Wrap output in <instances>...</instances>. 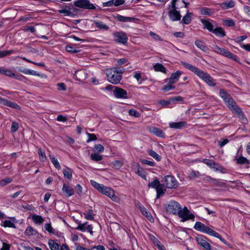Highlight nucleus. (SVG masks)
Masks as SVG:
<instances>
[{
    "mask_svg": "<svg viewBox=\"0 0 250 250\" xmlns=\"http://www.w3.org/2000/svg\"><path fill=\"white\" fill-rule=\"evenodd\" d=\"M167 211L173 214L178 215L182 218V221H186L189 219L193 220L194 215L190 213L187 207L183 208L179 203L174 201L169 202L166 207Z\"/></svg>",
    "mask_w": 250,
    "mask_h": 250,
    "instance_id": "obj_1",
    "label": "nucleus"
},
{
    "mask_svg": "<svg viewBox=\"0 0 250 250\" xmlns=\"http://www.w3.org/2000/svg\"><path fill=\"white\" fill-rule=\"evenodd\" d=\"M181 64L187 69L190 70L196 75H197L200 78L206 83L208 85L214 86L216 83L214 82L213 78L208 74L204 72L201 69L198 68L196 66L193 65L190 63L182 62Z\"/></svg>",
    "mask_w": 250,
    "mask_h": 250,
    "instance_id": "obj_2",
    "label": "nucleus"
},
{
    "mask_svg": "<svg viewBox=\"0 0 250 250\" xmlns=\"http://www.w3.org/2000/svg\"><path fill=\"white\" fill-rule=\"evenodd\" d=\"M105 71L108 81L113 84H117L121 81L125 69L123 68L115 67L106 69Z\"/></svg>",
    "mask_w": 250,
    "mask_h": 250,
    "instance_id": "obj_3",
    "label": "nucleus"
},
{
    "mask_svg": "<svg viewBox=\"0 0 250 250\" xmlns=\"http://www.w3.org/2000/svg\"><path fill=\"white\" fill-rule=\"evenodd\" d=\"M194 229L200 232L207 233L214 237L220 236V234L200 222H196L194 226Z\"/></svg>",
    "mask_w": 250,
    "mask_h": 250,
    "instance_id": "obj_4",
    "label": "nucleus"
},
{
    "mask_svg": "<svg viewBox=\"0 0 250 250\" xmlns=\"http://www.w3.org/2000/svg\"><path fill=\"white\" fill-rule=\"evenodd\" d=\"M212 49L214 52L218 54L222 55L235 61H237V56L232 54L231 52L223 48L220 47L217 45H214L212 47Z\"/></svg>",
    "mask_w": 250,
    "mask_h": 250,
    "instance_id": "obj_5",
    "label": "nucleus"
},
{
    "mask_svg": "<svg viewBox=\"0 0 250 250\" xmlns=\"http://www.w3.org/2000/svg\"><path fill=\"white\" fill-rule=\"evenodd\" d=\"M219 93L220 96L224 100L225 103L228 104L230 110L237 105L230 95L225 90L220 89Z\"/></svg>",
    "mask_w": 250,
    "mask_h": 250,
    "instance_id": "obj_6",
    "label": "nucleus"
},
{
    "mask_svg": "<svg viewBox=\"0 0 250 250\" xmlns=\"http://www.w3.org/2000/svg\"><path fill=\"white\" fill-rule=\"evenodd\" d=\"M113 37L116 42L123 44H125L128 40L126 34L122 31L113 33Z\"/></svg>",
    "mask_w": 250,
    "mask_h": 250,
    "instance_id": "obj_7",
    "label": "nucleus"
},
{
    "mask_svg": "<svg viewBox=\"0 0 250 250\" xmlns=\"http://www.w3.org/2000/svg\"><path fill=\"white\" fill-rule=\"evenodd\" d=\"M100 192L111 198L113 201L118 202L119 197L116 196L112 189L110 188L104 186Z\"/></svg>",
    "mask_w": 250,
    "mask_h": 250,
    "instance_id": "obj_8",
    "label": "nucleus"
},
{
    "mask_svg": "<svg viewBox=\"0 0 250 250\" xmlns=\"http://www.w3.org/2000/svg\"><path fill=\"white\" fill-rule=\"evenodd\" d=\"M164 182L168 188H175L177 186L176 180L173 176L171 175L165 176Z\"/></svg>",
    "mask_w": 250,
    "mask_h": 250,
    "instance_id": "obj_9",
    "label": "nucleus"
},
{
    "mask_svg": "<svg viewBox=\"0 0 250 250\" xmlns=\"http://www.w3.org/2000/svg\"><path fill=\"white\" fill-rule=\"evenodd\" d=\"M75 5L77 7L87 9H94L95 6L90 3L88 0H79L75 2Z\"/></svg>",
    "mask_w": 250,
    "mask_h": 250,
    "instance_id": "obj_10",
    "label": "nucleus"
},
{
    "mask_svg": "<svg viewBox=\"0 0 250 250\" xmlns=\"http://www.w3.org/2000/svg\"><path fill=\"white\" fill-rule=\"evenodd\" d=\"M77 230H80L83 232L87 231L89 232L91 235H93V226L91 225H87V222H86L84 223H79L78 226L76 228Z\"/></svg>",
    "mask_w": 250,
    "mask_h": 250,
    "instance_id": "obj_11",
    "label": "nucleus"
},
{
    "mask_svg": "<svg viewBox=\"0 0 250 250\" xmlns=\"http://www.w3.org/2000/svg\"><path fill=\"white\" fill-rule=\"evenodd\" d=\"M132 169L134 172L145 180L146 179V176L143 168L141 167L139 164L135 163L132 166Z\"/></svg>",
    "mask_w": 250,
    "mask_h": 250,
    "instance_id": "obj_12",
    "label": "nucleus"
},
{
    "mask_svg": "<svg viewBox=\"0 0 250 250\" xmlns=\"http://www.w3.org/2000/svg\"><path fill=\"white\" fill-rule=\"evenodd\" d=\"M196 241L198 245L202 247L206 250H210L211 247L209 244L207 242L202 236H198L196 238Z\"/></svg>",
    "mask_w": 250,
    "mask_h": 250,
    "instance_id": "obj_13",
    "label": "nucleus"
},
{
    "mask_svg": "<svg viewBox=\"0 0 250 250\" xmlns=\"http://www.w3.org/2000/svg\"><path fill=\"white\" fill-rule=\"evenodd\" d=\"M113 93L115 96L117 98H126L127 97L126 91L119 87H116Z\"/></svg>",
    "mask_w": 250,
    "mask_h": 250,
    "instance_id": "obj_14",
    "label": "nucleus"
},
{
    "mask_svg": "<svg viewBox=\"0 0 250 250\" xmlns=\"http://www.w3.org/2000/svg\"><path fill=\"white\" fill-rule=\"evenodd\" d=\"M231 110L233 113L239 116L243 123L245 124L247 122V120L245 117L244 113L242 112L240 108L237 105L233 107Z\"/></svg>",
    "mask_w": 250,
    "mask_h": 250,
    "instance_id": "obj_15",
    "label": "nucleus"
},
{
    "mask_svg": "<svg viewBox=\"0 0 250 250\" xmlns=\"http://www.w3.org/2000/svg\"><path fill=\"white\" fill-rule=\"evenodd\" d=\"M0 104L4 105L16 109H21L20 106L15 103L0 97Z\"/></svg>",
    "mask_w": 250,
    "mask_h": 250,
    "instance_id": "obj_16",
    "label": "nucleus"
},
{
    "mask_svg": "<svg viewBox=\"0 0 250 250\" xmlns=\"http://www.w3.org/2000/svg\"><path fill=\"white\" fill-rule=\"evenodd\" d=\"M148 130L150 133L161 138H164L165 134L163 131L160 128H158L155 126L148 127Z\"/></svg>",
    "mask_w": 250,
    "mask_h": 250,
    "instance_id": "obj_17",
    "label": "nucleus"
},
{
    "mask_svg": "<svg viewBox=\"0 0 250 250\" xmlns=\"http://www.w3.org/2000/svg\"><path fill=\"white\" fill-rule=\"evenodd\" d=\"M182 73V72L181 71H177L175 73H172L169 79H166L165 82H169L171 83L174 84L178 81Z\"/></svg>",
    "mask_w": 250,
    "mask_h": 250,
    "instance_id": "obj_18",
    "label": "nucleus"
},
{
    "mask_svg": "<svg viewBox=\"0 0 250 250\" xmlns=\"http://www.w3.org/2000/svg\"><path fill=\"white\" fill-rule=\"evenodd\" d=\"M87 74L85 70H77L75 73V77L77 80L82 82L87 78Z\"/></svg>",
    "mask_w": 250,
    "mask_h": 250,
    "instance_id": "obj_19",
    "label": "nucleus"
},
{
    "mask_svg": "<svg viewBox=\"0 0 250 250\" xmlns=\"http://www.w3.org/2000/svg\"><path fill=\"white\" fill-rule=\"evenodd\" d=\"M168 15L170 19L172 21H179L181 18V16L179 12L176 10L175 9H173L170 10L168 12Z\"/></svg>",
    "mask_w": 250,
    "mask_h": 250,
    "instance_id": "obj_20",
    "label": "nucleus"
},
{
    "mask_svg": "<svg viewBox=\"0 0 250 250\" xmlns=\"http://www.w3.org/2000/svg\"><path fill=\"white\" fill-rule=\"evenodd\" d=\"M75 10H77L76 9L71 8L69 6H65L62 8L61 10L59 11V13L60 14H62L64 16H70L73 15V12Z\"/></svg>",
    "mask_w": 250,
    "mask_h": 250,
    "instance_id": "obj_21",
    "label": "nucleus"
},
{
    "mask_svg": "<svg viewBox=\"0 0 250 250\" xmlns=\"http://www.w3.org/2000/svg\"><path fill=\"white\" fill-rule=\"evenodd\" d=\"M133 77L136 79L139 84H141L147 79L146 77L143 75L139 71L134 72Z\"/></svg>",
    "mask_w": 250,
    "mask_h": 250,
    "instance_id": "obj_22",
    "label": "nucleus"
},
{
    "mask_svg": "<svg viewBox=\"0 0 250 250\" xmlns=\"http://www.w3.org/2000/svg\"><path fill=\"white\" fill-rule=\"evenodd\" d=\"M62 191L64 193L67 197H70L74 194V191L73 189L67 185L66 184H64L62 186Z\"/></svg>",
    "mask_w": 250,
    "mask_h": 250,
    "instance_id": "obj_23",
    "label": "nucleus"
},
{
    "mask_svg": "<svg viewBox=\"0 0 250 250\" xmlns=\"http://www.w3.org/2000/svg\"><path fill=\"white\" fill-rule=\"evenodd\" d=\"M116 19L119 21L124 22H133L137 20L136 18L134 17H124L120 15H117L116 17Z\"/></svg>",
    "mask_w": 250,
    "mask_h": 250,
    "instance_id": "obj_24",
    "label": "nucleus"
},
{
    "mask_svg": "<svg viewBox=\"0 0 250 250\" xmlns=\"http://www.w3.org/2000/svg\"><path fill=\"white\" fill-rule=\"evenodd\" d=\"M169 127L174 129H181L186 126V122L181 121L179 122H171L169 124Z\"/></svg>",
    "mask_w": 250,
    "mask_h": 250,
    "instance_id": "obj_25",
    "label": "nucleus"
},
{
    "mask_svg": "<svg viewBox=\"0 0 250 250\" xmlns=\"http://www.w3.org/2000/svg\"><path fill=\"white\" fill-rule=\"evenodd\" d=\"M235 5L234 1L231 0L229 1L224 2L220 4V6L223 10H226L229 8H233Z\"/></svg>",
    "mask_w": 250,
    "mask_h": 250,
    "instance_id": "obj_26",
    "label": "nucleus"
},
{
    "mask_svg": "<svg viewBox=\"0 0 250 250\" xmlns=\"http://www.w3.org/2000/svg\"><path fill=\"white\" fill-rule=\"evenodd\" d=\"M201 22L203 24L204 29H207L208 30L211 32L213 31L214 29V26L208 20L201 19Z\"/></svg>",
    "mask_w": 250,
    "mask_h": 250,
    "instance_id": "obj_27",
    "label": "nucleus"
},
{
    "mask_svg": "<svg viewBox=\"0 0 250 250\" xmlns=\"http://www.w3.org/2000/svg\"><path fill=\"white\" fill-rule=\"evenodd\" d=\"M217 37L222 38L226 36V32L221 27L215 28L212 32Z\"/></svg>",
    "mask_w": 250,
    "mask_h": 250,
    "instance_id": "obj_28",
    "label": "nucleus"
},
{
    "mask_svg": "<svg viewBox=\"0 0 250 250\" xmlns=\"http://www.w3.org/2000/svg\"><path fill=\"white\" fill-rule=\"evenodd\" d=\"M19 71L26 75H31L33 76H40V74L37 71L27 68H20Z\"/></svg>",
    "mask_w": 250,
    "mask_h": 250,
    "instance_id": "obj_29",
    "label": "nucleus"
},
{
    "mask_svg": "<svg viewBox=\"0 0 250 250\" xmlns=\"http://www.w3.org/2000/svg\"><path fill=\"white\" fill-rule=\"evenodd\" d=\"M62 173L64 177L70 180L72 178L73 170L69 167H66L63 169Z\"/></svg>",
    "mask_w": 250,
    "mask_h": 250,
    "instance_id": "obj_30",
    "label": "nucleus"
},
{
    "mask_svg": "<svg viewBox=\"0 0 250 250\" xmlns=\"http://www.w3.org/2000/svg\"><path fill=\"white\" fill-rule=\"evenodd\" d=\"M156 190L157 191V198H159L161 195H163L166 191V189L164 185L161 184L160 183L159 185H158V187L156 188Z\"/></svg>",
    "mask_w": 250,
    "mask_h": 250,
    "instance_id": "obj_31",
    "label": "nucleus"
},
{
    "mask_svg": "<svg viewBox=\"0 0 250 250\" xmlns=\"http://www.w3.org/2000/svg\"><path fill=\"white\" fill-rule=\"evenodd\" d=\"M200 14L205 16H211L213 14V10L208 7H202L200 9Z\"/></svg>",
    "mask_w": 250,
    "mask_h": 250,
    "instance_id": "obj_32",
    "label": "nucleus"
},
{
    "mask_svg": "<svg viewBox=\"0 0 250 250\" xmlns=\"http://www.w3.org/2000/svg\"><path fill=\"white\" fill-rule=\"evenodd\" d=\"M195 45L204 52H207L208 50V48L205 45L204 42L200 40H197L195 42Z\"/></svg>",
    "mask_w": 250,
    "mask_h": 250,
    "instance_id": "obj_33",
    "label": "nucleus"
},
{
    "mask_svg": "<svg viewBox=\"0 0 250 250\" xmlns=\"http://www.w3.org/2000/svg\"><path fill=\"white\" fill-rule=\"evenodd\" d=\"M153 68L155 71L161 72L164 74L167 73V69L166 67L161 63H157L153 66Z\"/></svg>",
    "mask_w": 250,
    "mask_h": 250,
    "instance_id": "obj_34",
    "label": "nucleus"
},
{
    "mask_svg": "<svg viewBox=\"0 0 250 250\" xmlns=\"http://www.w3.org/2000/svg\"><path fill=\"white\" fill-rule=\"evenodd\" d=\"M94 23L95 25V26L97 28H98L100 29H103L104 30H107L109 29L108 26L104 24L101 21H95Z\"/></svg>",
    "mask_w": 250,
    "mask_h": 250,
    "instance_id": "obj_35",
    "label": "nucleus"
},
{
    "mask_svg": "<svg viewBox=\"0 0 250 250\" xmlns=\"http://www.w3.org/2000/svg\"><path fill=\"white\" fill-rule=\"evenodd\" d=\"M139 208L142 214L146 216L148 220L150 221L151 219L153 220L150 213L147 211V209L145 207L140 206Z\"/></svg>",
    "mask_w": 250,
    "mask_h": 250,
    "instance_id": "obj_36",
    "label": "nucleus"
},
{
    "mask_svg": "<svg viewBox=\"0 0 250 250\" xmlns=\"http://www.w3.org/2000/svg\"><path fill=\"white\" fill-rule=\"evenodd\" d=\"M192 15V13H190L188 11L187 14L185 16H184L182 19V22L185 24H189L191 21Z\"/></svg>",
    "mask_w": 250,
    "mask_h": 250,
    "instance_id": "obj_37",
    "label": "nucleus"
},
{
    "mask_svg": "<svg viewBox=\"0 0 250 250\" xmlns=\"http://www.w3.org/2000/svg\"><path fill=\"white\" fill-rule=\"evenodd\" d=\"M203 162L211 168L216 169V170L218 169V168L215 167L216 166H217V164L214 161H213L212 160H209V159H204L203 160Z\"/></svg>",
    "mask_w": 250,
    "mask_h": 250,
    "instance_id": "obj_38",
    "label": "nucleus"
},
{
    "mask_svg": "<svg viewBox=\"0 0 250 250\" xmlns=\"http://www.w3.org/2000/svg\"><path fill=\"white\" fill-rule=\"evenodd\" d=\"M83 214L85 218L87 220H92L94 219V214H93V210L91 209L87 210Z\"/></svg>",
    "mask_w": 250,
    "mask_h": 250,
    "instance_id": "obj_39",
    "label": "nucleus"
},
{
    "mask_svg": "<svg viewBox=\"0 0 250 250\" xmlns=\"http://www.w3.org/2000/svg\"><path fill=\"white\" fill-rule=\"evenodd\" d=\"M48 245L51 250H59V245L53 240L48 241Z\"/></svg>",
    "mask_w": 250,
    "mask_h": 250,
    "instance_id": "obj_40",
    "label": "nucleus"
},
{
    "mask_svg": "<svg viewBox=\"0 0 250 250\" xmlns=\"http://www.w3.org/2000/svg\"><path fill=\"white\" fill-rule=\"evenodd\" d=\"M49 157L50 158V159L51 162L54 166V167L58 169H60V168H61L60 165L58 160L55 157V156L53 155H52L51 154H49Z\"/></svg>",
    "mask_w": 250,
    "mask_h": 250,
    "instance_id": "obj_41",
    "label": "nucleus"
},
{
    "mask_svg": "<svg viewBox=\"0 0 250 250\" xmlns=\"http://www.w3.org/2000/svg\"><path fill=\"white\" fill-rule=\"evenodd\" d=\"M39 155L40 160L42 162L45 161L47 159L44 151L41 148H40L38 151Z\"/></svg>",
    "mask_w": 250,
    "mask_h": 250,
    "instance_id": "obj_42",
    "label": "nucleus"
},
{
    "mask_svg": "<svg viewBox=\"0 0 250 250\" xmlns=\"http://www.w3.org/2000/svg\"><path fill=\"white\" fill-rule=\"evenodd\" d=\"M32 219L35 223L38 224H42L44 220L41 216L37 215H33Z\"/></svg>",
    "mask_w": 250,
    "mask_h": 250,
    "instance_id": "obj_43",
    "label": "nucleus"
},
{
    "mask_svg": "<svg viewBox=\"0 0 250 250\" xmlns=\"http://www.w3.org/2000/svg\"><path fill=\"white\" fill-rule=\"evenodd\" d=\"M123 164L124 163L122 161L116 160L112 163L111 166L113 168L119 169L122 167Z\"/></svg>",
    "mask_w": 250,
    "mask_h": 250,
    "instance_id": "obj_44",
    "label": "nucleus"
},
{
    "mask_svg": "<svg viewBox=\"0 0 250 250\" xmlns=\"http://www.w3.org/2000/svg\"><path fill=\"white\" fill-rule=\"evenodd\" d=\"M147 152L150 156L154 158L157 161H160L161 160V157L154 151L152 150H148Z\"/></svg>",
    "mask_w": 250,
    "mask_h": 250,
    "instance_id": "obj_45",
    "label": "nucleus"
},
{
    "mask_svg": "<svg viewBox=\"0 0 250 250\" xmlns=\"http://www.w3.org/2000/svg\"><path fill=\"white\" fill-rule=\"evenodd\" d=\"M167 83V84L163 86L162 90L165 92H167L170 90L175 89V87L173 85V83H171L169 82H166Z\"/></svg>",
    "mask_w": 250,
    "mask_h": 250,
    "instance_id": "obj_46",
    "label": "nucleus"
},
{
    "mask_svg": "<svg viewBox=\"0 0 250 250\" xmlns=\"http://www.w3.org/2000/svg\"><path fill=\"white\" fill-rule=\"evenodd\" d=\"M36 231L31 227L29 226L27 228L25 231V234L26 235H35L36 234Z\"/></svg>",
    "mask_w": 250,
    "mask_h": 250,
    "instance_id": "obj_47",
    "label": "nucleus"
},
{
    "mask_svg": "<svg viewBox=\"0 0 250 250\" xmlns=\"http://www.w3.org/2000/svg\"><path fill=\"white\" fill-rule=\"evenodd\" d=\"M90 183L93 187H94L99 191H100L101 190H102V188H103L104 186V185L100 184L92 180H90Z\"/></svg>",
    "mask_w": 250,
    "mask_h": 250,
    "instance_id": "obj_48",
    "label": "nucleus"
},
{
    "mask_svg": "<svg viewBox=\"0 0 250 250\" xmlns=\"http://www.w3.org/2000/svg\"><path fill=\"white\" fill-rule=\"evenodd\" d=\"M223 24L227 26H233L235 25L234 21L232 19L224 20L223 21Z\"/></svg>",
    "mask_w": 250,
    "mask_h": 250,
    "instance_id": "obj_49",
    "label": "nucleus"
},
{
    "mask_svg": "<svg viewBox=\"0 0 250 250\" xmlns=\"http://www.w3.org/2000/svg\"><path fill=\"white\" fill-rule=\"evenodd\" d=\"M159 184V181L156 178L153 181L149 182L148 184V186L149 187L156 189Z\"/></svg>",
    "mask_w": 250,
    "mask_h": 250,
    "instance_id": "obj_50",
    "label": "nucleus"
},
{
    "mask_svg": "<svg viewBox=\"0 0 250 250\" xmlns=\"http://www.w3.org/2000/svg\"><path fill=\"white\" fill-rule=\"evenodd\" d=\"M91 159L95 161H99L103 159V156L96 153H92L90 155Z\"/></svg>",
    "mask_w": 250,
    "mask_h": 250,
    "instance_id": "obj_51",
    "label": "nucleus"
},
{
    "mask_svg": "<svg viewBox=\"0 0 250 250\" xmlns=\"http://www.w3.org/2000/svg\"><path fill=\"white\" fill-rule=\"evenodd\" d=\"M2 226L5 228L9 227V228H15L16 227L15 224L13 222H12L10 220H5L3 222V224Z\"/></svg>",
    "mask_w": 250,
    "mask_h": 250,
    "instance_id": "obj_52",
    "label": "nucleus"
},
{
    "mask_svg": "<svg viewBox=\"0 0 250 250\" xmlns=\"http://www.w3.org/2000/svg\"><path fill=\"white\" fill-rule=\"evenodd\" d=\"M4 75L8 77L18 79V76L10 69H6Z\"/></svg>",
    "mask_w": 250,
    "mask_h": 250,
    "instance_id": "obj_53",
    "label": "nucleus"
},
{
    "mask_svg": "<svg viewBox=\"0 0 250 250\" xmlns=\"http://www.w3.org/2000/svg\"><path fill=\"white\" fill-rule=\"evenodd\" d=\"M128 114L129 115L135 117H139L141 115L139 112L134 109H129L128 111Z\"/></svg>",
    "mask_w": 250,
    "mask_h": 250,
    "instance_id": "obj_54",
    "label": "nucleus"
},
{
    "mask_svg": "<svg viewBox=\"0 0 250 250\" xmlns=\"http://www.w3.org/2000/svg\"><path fill=\"white\" fill-rule=\"evenodd\" d=\"M12 181V179L10 178H6L4 179L0 180V186H4L7 184L10 183Z\"/></svg>",
    "mask_w": 250,
    "mask_h": 250,
    "instance_id": "obj_55",
    "label": "nucleus"
},
{
    "mask_svg": "<svg viewBox=\"0 0 250 250\" xmlns=\"http://www.w3.org/2000/svg\"><path fill=\"white\" fill-rule=\"evenodd\" d=\"M44 229L49 233H54V229L52 227L51 224L47 223L44 225Z\"/></svg>",
    "mask_w": 250,
    "mask_h": 250,
    "instance_id": "obj_56",
    "label": "nucleus"
},
{
    "mask_svg": "<svg viewBox=\"0 0 250 250\" xmlns=\"http://www.w3.org/2000/svg\"><path fill=\"white\" fill-rule=\"evenodd\" d=\"M237 163L240 164H244L245 163H248L249 161L247 159L243 156H240L239 158L236 159Z\"/></svg>",
    "mask_w": 250,
    "mask_h": 250,
    "instance_id": "obj_57",
    "label": "nucleus"
},
{
    "mask_svg": "<svg viewBox=\"0 0 250 250\" xmlns=\"http://www.w3.org/2000/svg\"><path fill=\"white\" fill-rule=\"evenodd\" d=\"M149 35L152 37V38L155 41H162L161 38L158 35V34L155 33L154 32L152 31H150L149 33Z\"/></svg>",
    "mask_w": 250,
    "mask_h": 250,
    "instance_id": "obj_58",
    "label": "nucleus"
},
{
    "mask_svg": "<svg viewBox=\"0 0 250 250\" xmlns=\"http://www.w3.org/2000/svg\"><path fill=\"white\" fill-rule=\"evenodd\" d=\"M19 128V125L17 123L14 122L12 123V126L11 127V131L12 132H15L18 130Z\"/></svg>",
    "mask_w": 250,
    "mask_h": 250,
    "instance_id": "obj_59",
    "label": "nucleus"
},
{
    "mask_svg": "<svg viewBox=\"0 0 250 250\" xmlns=\"http://www.w3.org/2000/svg\"><path fill=\"white\" fill-rule=\"evenodd\" d=\"M87 134L88 137V139L86 141L87 143H89L90 142H91L92 141H95V140H97V137L94 134H91V133H87Z\"/></svg>",
    "mask_w": 250,
    "mask_h": 250,
    "instance_id": "obj_60",
    "label": "nucleus"
},
{
    "mask_svg": "<svg viewBox=\"0 0 250 250\" xmlns=\"http://www.w3.org/2000/svg\"><path fill=\"white\" fill-rule=\"evenodd\" d=\"M94 149L99 152H102L104 150V147L102 145L98 144L94 146Z\"/></svg>",
    "mask_w": 250,
    "mask_h": 250,
    "instance_id": "obj_61",
    "label": "nucleus"
},
{
    "mask_svg": "<svg viewBox=\"0 0 250 250\" xmlns=\"http://www.w3.org/2000/svg\"><path fill=\"white\" fill-rule=\"evenodd\" d=\"M12 52H13V50H8V51H0V58L4 57L7 55H10Z\"/></svg>",
    "mask_w": 250,
    "mask_h": 250,
    "instance_id": "obj_62",
    "label": "nucleus"
},
{
    "mask_svg": "<svg viewBox=\"0 0 250 250\" xmlns=\"http://www.w3.org/2000/svg\"><path fill=\"white\" fill-rule=\"evenodd\" d=\"M183 101L184 98L180 96L173 97L170 99L171 102H182Z\"/></svg>",
    "mask_w": 250,
    "mask_h": 250,
    "instance_id": "obj_63",
    "label": "nucleus"
},
{
    "mask_svg": "<svg viewBox=\"0 0 250 250\" xmlns=\"http://www.w3.org/2000/svg\"><path fill=\"white\" fill-rule=\"evenodd\" d=\"M91 250H105V248L102 245H98L92 247L91 248Z\"/></svg>",
    "mask_w": 250,
    "mask_h": 250,
    "instance_id": "obj_64",
    "label": "nucleus"
}]
</instances>
